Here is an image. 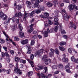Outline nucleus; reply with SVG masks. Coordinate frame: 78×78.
<instances>
[{
	"instance_id": "41",
	"label": "nucleus",
	"mask_w": 78,
	"mask_h": 78,
	"mask_svg": "<svg viewBox=\"0 0 78 78\" xmlns=\"http://www.w3.org/2000/svg\"><path fill=\"white\" fill-rule=\"evenodd\" d=\"M53 3L55 4V5H57L58 4V1H54L53 2Z\"/></svg>"
},
{
	"instance_id": "28",
	"label": "nucleus",
	"mask_w": 78,
	"mask_h": 78,
	"mask_svg": "<svg viewBox=\"0 0 78 78\" xmlns=\"http://www.w3.org/2000/svg\"><path fill=\"white\" fill-rule=\"evenodd\" d=\"M34 55L33 54H31L30 55V58L31 60H33V59H34Z\"/></svg>"
},
{
	"instance_id": "56",
	"label": "nucleus",
	"mask_w": 78,
	"mask_h": 78,
	"mask_svg": "<svg viewBox=\"0 0 78 78\" xmlns=\"http://www.w3.org/2000/svg\"><path fill=\"white\" fill-rule=\"evenodd\" d=\"M18 73H19V75H22V71H20V70L18 71Z\"/></svg>"
},
{
	"instance_id": "64",
	"label": "nucleus",
	"mask_w": 78,
	"mask_h": 78,
	"mask_svg": "<svg viewBox=\"0 0 78 78\" xmlns=\"http://www.w3.org/2000/svg\"><path fill=\"white\" fill-rule=\"evenodd\" d=\"M64 2H65V3H69V1L67 0H65L64 1Z\"/></svg>"
},
{
	"instance_id": "31",
	"label": "nucleus",
	"mask_w": 78,
	"mask_h": 78,
	"mask_svg": "<svg viewBox=\"0 0 78 78\" xmlns=\"http://www.w3.org/2000/svg\"><path fill=\"white\" fill-rule=\"evenodd\" d=\"M3 33L4 34L5 36V37H7V38H9V36H8V35H7L6 34V32H5V31H3Z\"/></svg>"
},
{
	"instance_id": "25",
	"label": "nucleus",
	"mask_w": 78,
	"mask_h": 78,
	"mask_svg": "<svg viewBox=\"0 0 78 78\" xmlns=\"http://www.w3.org/2000/svg\"><path fill=\"white\" fill-rule=\"evenodd\" d=\"M26 62L27 61H26V60H25L23 59L21 60L20 61V62H21V63H23V64H25Z\"/></svg>"
},
{
	"instance_id": "15",
	"label": "nucleus",
	"mask_w": 78,
	"mask_h": 78,
	"mask_svg": "<svg viewBox=\"0 0 78 78\" xmlns=\"http://www.w3.org/2000/svg\"><path fill=\"white\" fill-rule=\"evenodd\" d=\"M48 33H49V32H48V31H44V32L43 33L44 34V36L45 37H48Z\"/></svg>"
},
{
	"instance_id": "8",
	"label": "nucleus",
	"mask_w": 78,
	"mask_h": 78,
	"mask_svg": "<svg viewBox=\"0 0 78 78\" xmlns=\"http://www.w3.org/2000/svg\"><path fill=\"white\" fill-rule=\"evenodd\" d=\"M70 25H72L69 27V28H73V29H74V30H76V26L75 24H73V22L70 23Z\"/></svg>"
},
{
	"instance_id": "23",
	"label": "nucleus",
	"mask_w": 78,
	"mask_h": 78,
	"mask_svg": "<svg viewBox=\"0 0 78 78\" xmlns=\"http://www.w3.org/2000/svg\"><path fill=\"white\" fill-rule=\"evenodd\" d=\"M34 12L35 13L37 14H39V13H40L41 12V10H40L37 9L35 10H34Z\"/></svg>"
},
{
	"instance_id": "1",
	"label": "nucleus",
	"mask_w": 78,
	"mask_h": 78,
	"mask_svg": "<svg viewBox=\"0 0 78 78\" xmlns=\"http://www.w3.org/2000/svg\"><path fill=\"white\" fill-rule=\"evenodd\" d=\"M18 28L20 30L19 32V36L20 37L22 38V37H24V33H22V32H21L22 31V30H23V27L21 24H19V25Z\"/></svg>"
},
{
	"instance_id": "50",
	"label": "nucleus",
	"mask_w": 78,
	"mask_h": 78,
	"mask_svg": "<svg viewBox=\"0 0 78 78\" xmlns=\"http://www.w3.org/2000/svg\"><path fill=\"white\" fill-rule=\"evenodd\" d=\"M59 73V71H55L54 73V75H56V74H58Z\"/></svg>"
},
{
	"instance_id": "2",
	"label": "nucleus",
	"mask_w": 78,
	"mask_h": 78,
	"mask_svg": "<svg viewBox=\"0 0 78 78\" xmlns=\"http://www.w3.org/2000/svg\"><path fill=\"white\" fill-rule=\"evenodd\" d=\"M58 26H57L55 27L54 29H51L50 30L48 28L47 29V31H48V32H50V33H52L54 31L55 32H56V31H58Z\"/></svg>"
},
{
	"instance_id": "12",
	"label": "nucleus",
	"mask_w": 78,
	"mask_h": 78,
	"mask_svg": "<svg viewBox=\"0 0 78 78\" xmlns=\"http://www.w3.org/2000/svg\"><path fill=\"white\" fill-rule=\"evenodd\" d=\"M2 20H6L8 18V16H7L5 14H4V15L2 17Z\"/></svg>"
},
{
	"instance_id": "48",
	"label": "nucleus",
	"mask_w": 78,
	"mask_h": 78,
	"mask_svg": "<svg viewBox=\"0 0 78 78\" xmlns=\"http://www.w3.org/2000/svg\"><path fill=\"white\" fill-rule=\"evenodd\" d=\"M34 6L35 7H38V8H39V5H38V4H35L34 5Z\"/></svg>"
},
{
	"instance_id": "29",
	"label": "nucleus",
	"mask_w": 78,
	"mask_h": 78,
	"mask_svg": "<svg viewBox=\"0 0 78 78\" xmlns=\"http://www.w3.org/2000/svg\"><path fill=\"white\" fill-rule=\"evenodd\" d=\"M18 16L19 18H21L22 16V13L20 12H19L18 13Z\"/></svg>"
},
{
	"instance_id": "46",
	"label": "nucleus",
	"mask_w": 78,
	"mask_h": 78,
	"mask_svg": "<svg viewBox=\"0 0 78 78\" xmlns=\"http://www.w3.org/2000/svg\"><path fill=\"white\" fill-rule=\"evenodd\" d=\"M54 52H50L49 54V55L50 56H53V55L54 54Z\"/></svg>"
},
{
	"instance_id": "17",
	"label": "nucleus",
	"mask_w": 78,
	"mask_h": 78,
	"mask_svg": "<svg viewBox=\"0 0 78 78\" xmlns=\"http://www.w3.org/2000/svg\"><path fill=\"white\" fill-rule=\"evenodd\" d=\"M47 5L48 7H51L53 5L50 2H48L47 4Z\"/></svg>"
},
{
	"instance_id": "10",
	"label": "nucleus",
	"mask_w": 78,
	"mask_h": 78,
	"mask_svg": "<svg viewBox=\"0 0 78 78\" xmlns=\"http://www.w3.org/2000/svg\"><path fill=\"white\" fill-rule=\"evenodd\" d=\"M63 56H64L65 57L62 58V61L63 62H68V61H69V59H68V58H66V55H63Z\"/></svg>"
},
{
	"instance_id": "33",
	"label": "nucleus",
	"mask_w": 78,
	"mask_h": 78,
	"mask_svg": "<svg viewBox=\"0 0 78 78\" xmlns=\"http://www.w3.org/2000/svg\"><path fill=\"white\" fill-rule=\"evenodd\" d=\"M0 43H1V44L5 43V40L3 39H0Z\"/></svg>"
},
{
	"instance_id": "45",
	"label": "nucleus",
	"mask_w": 78,
	"mask_h": 78,
	"mask_svg": "<svg viewBox=\"0 0 78 78\" xmlns=\"http://www.w3.org/2000/svg\"><path fill=\"white\" fill-rule=\"evenodd\" d=\"M61 33L62 34H65L66 33V31H65V30H62L61 32Z\"/></svg>"
},
{
	"instance_id": "60",
	"label": "nucleus",
	"mask_w": 78,
	"mask_h": 78,
	"mask_svg": "<svg viewBox=\"0 0 78 78\" xmlns=\"http://www.w3.org/2000/svg\"><path fill=\"white\" fill-rule=\"evenodd\" d=\"M12 19L13 21V22H15V21H16V18H14V17L12 18Z\"/></svg>"
},
{
	"instance_id": "20",
	"label": "nucleus",
	"mask_w": 78,
	"mask_h": 78,
	"mask_svg": "<svg viewBox=\"0 0 78 78\" xmlns=\"http://www.w3.org/2000/svg\"><path fill=\"white\" fill-rule=\"evenodd\" d=\"M20 59V58L17 57H16L15 58V61H16V62H18V61H19Z\"/></svg>"
},
{
	"instance_id": "53",
	"label": "nucleus",
	"mask_w": 78,
	"mask_h": 78,
	"mask_svg": "<svg viewBox=\"0 0 78 78\" xmlns=\"http://www.w3.org/2000/svg\"><path fill=\"white\" fill-rule=\"evenodd\" d=\"M3 48L5 51H7L8 50V49L7 48V47H3Z\"/></svg>"
},
{
	"instance_id": "61",
	"label": "nucleus",
	"mask_w": 78,
	"mask_h": 78,
	"mask_svg": "<svg viewBox=\"0 0 78 78\" xmlns=\"http://www.w3.org/2000/svg\"><path fill=\"white\" fill-rule=\"evenodd\" d=\"M54 12L55 14H58V11L56 9L55 10Z\"/></svg>"
},
{
	"instance_id": "30",
	"label": "nucleus",
	"mask_w": 78,
	"mask_h": 78,
	"mask_svg": "<svg viewBox=\"0 0 78 78\" xmlns=\"http://www.w3.org/2000/svg\"><path fill=\"white\" fill-rule=\"evenodd\" d=\"M72 50L73 49L72 48H70L68 49V51L69 53H72Z\"/></svg>"
},
{
	"instance_id": "54",
	"label": "nucleus",
	"mask_w": 78,
	"mask_h": 78,
	"mask_svg": "<svg viewBox=\"0 0 78 78\" xmlns=\"http://www.w3.org/2000/svg\"><path fill=\"white\" fill-rule=\"evenodd\" d=\"M14 40L15 41H19V38L17 37H15L14 38Z\"/></svg>"
},
{
	"instance_id": "26",
	"label": "nucleus",
	"mask_w": 78,
	"mask_h": 78,
	"mask_svg": "<svg viewBox=\"0 0 78 78\" xmlns=\"http://www.w3.org/2000/svg\"><path fill=\"white\" fill-rule=\"evenodd\" d=\"M55 53L57 54V55H59V50H58V49L57 48H56L55 50Z\"/></svg>"
},
{
	"instance_id": "35",
	"label": "nucleus",
	"mask_w": 78,
	"mask_h": 78,
	"mask_svg": "<svg viewBox=\"0 0 78 78\" xmlns=\"http://www.w3.org/2000/svg\"><path fill=\"white\" fill-rule=\"evenodd\" d=\"M57 66L56 65H53L52 66V68L53 69H57Z\"/></svg>"
},
{
	"instance_id": "13",
	"label": "nucleus",
	"mask_w": 78,
	"mask_h": 78,
	"mask_svg": "<svg viewBox=\"0 0 78 78\" xmlns=\"http://www.w3.org/2000/svg\"><path fill=\"white\" fill-rule=\"evenodd\" d=\"M28 14L27 13H25V14L24 15V18L23 19L24 21H26V18L28 17Z\"/></svg>"
},
{
	"instance_id": "37",
	"label": "nucleus",
	"mask_w": 78,
	"mask_h": 78,
	"mask_svg": "<svg viewBox=\"0 0 78 78\" xmlns=\"http://www.w3.org/2000/svg\"><path fill=\"white\" fill-rule=\"evenodd\" d=\"M4 15V14L2 12H0V17H1V18H2V16H3V15Z\"/></svg>"
},
{
	"instance_id": "11",
	"label": "nucleus",
	"mask_w": 78,
	"mask_h": 78,
	"mask_svg": "<svg viewBox=\"0 0 78 78\" xmlns=\"http://www.w3.org/2000/svg\"><path fill=\"white\" fill-rule=\"evenodd\" d=\"M11 20V19L10 18H9L8 19H7L4 23V24H6V25H8V24L10 22V20Z\"/></svg>"
},
{
	"instance_id": "55",
	"label": "nucleus",
	"mask_w": 78,
	"mask_h": 78,
	"mask_svg": "<svg viewBox=\"0 0 78 78\" xmlns=\"http://www.w3.org/2000/svg\"><path fill=\"white\" fill-rule=\"evenodd\" d=\"M27 4L28 5H31V2L30 1H27Z\"/></svg>"
},
{
	"instance_id": "39",
	"label": "nucleus",
	"mask_w": 78,
	"mask_h": 78,
	"mask_svg": "<svg viewBox=\"0 0 78 78\" xmlns=\"http://www.w3.org/2000/svg\"><path fill=\"white\" fill-rule=\"evenodd\" d=\"M33 74V72H29L28 73V76H31V75Z\"/></svg>"
},
{
	"instance_id": "3",
	"label": "nucleus",
	"mask_w": 78,
	"mask_h": 78,
	"mask_svg": "<svg viewBox=\"0 0 78 78\" xmlns=\"http://www.w3.org/2000/svg\"><path fill=\"white\" fill-rule=\"evenodd\" d=\"M55 17L56 18L54 19V21L55 22H56V23H55L54 25H57L58 26L59 25V23L58 22L59 21V19L58 18V15H55Z\"/></svg>"
},
{
	"instance_id": "63",
	"label": "nucleus",
	"mask_w": 78,
	"mask_h": 78,
	"mask_svg": "<svg viewBox=\"0 0 78 78\" xmlns=\"http://www.w3.org/2000/svg\"><path fill=\"white\" fill-rule=\"evenodd\" d=\"M10 53L12 55H14V51L13 50H12L10 51Z\"/></svg>"
},
{
	"instance_id": "47",
	"label": "nucleus",
	"mask_w": 78,
	"mask_h": 78,
	"mask_svg": "<svg viewBox=\"0 0 78 78\" xmlns=\"http://www.w3.org/2000/svg\"><path fill=\"white\" fill-rule=\"evenodd\" d=\"M48 23L49 24H50V25H52V24H53V22L52 21H51L50 20L48 21Z\"/></svg>"
},
{
	"instance_id": "21",
	"label": "nucleus",
	"mask_w": 78,
	"mask_h": 78,
	"mask_svg": "<svg viewBox=\"0 0 78 78\" xmlns=\"http://www.w3.org/2000/svg\"><path fill=\"white\" fill-rule=\"evenodd\" d=\"M19 70L20 69H19L18 68H15L14 69V71L16 72V73H18Z\"/></svg>"
},
{
	"instance_id": "16",
	"label": "nucleus",
	"mask_w": 78,
	"mask_h": 78,
	"mask_svg": "<svg viewBox=\"0 0 78 78\" xmlns=\"http://www.w3.org/2000/svg\"><path fill=\"white\" fill-rule=\"evenodd\" d=\"M59 50H60L62 51H64L65 50V48L62 46H59L58 47Z\"/></svg>"
},
{
	"instance_id": "32",
	"label": "nucleus",
	"mask_w": 78,
	"mask_h": 78,
	"mask_svg": "<svg viewBox=\"0 0 78 78\" xmlns=\"http://www.w3.org/2000/svg\"><path fill=\"white\" fill-rule=\"evenodd\" d=\"M58 67L60 69H62L63 68V65L62 64H59L58 65Z\"/></svg>"
},
{
	"instance_id": "19",
	"label": "nucleus",
	"mask_w": 78,
	"mask_h": 78,
	"mask_svg": "<svg viewBox=\"0 0 78 78\" xmlns=\"http://www.w3.org/2000/svg\"><path fill=\"white\" fill-rule=\"evenodd\" d=\"M29 28H30V29L29 30H28V33H31V32L33 31L34 29L33 27Z\"/></svg>"
},
{
	"instance_id": "40",
	"label": "nucleus",
	"mask_w": 78,
	"mask_h": 78,
	"mask_svg": "<svg viewBox=\"0 0 78 78\" xmlns=\"http://www.w3.org/2000/svg\"><path fill=\"white\" fill-rule=\"evenodd\" d=\"M65 44H66V43L62 41L60 43V45H65Z\"/></svg>"
},
{
	"instance_id": "52",
	"label": "nucleus",
	"mask_w": 78,
	"mask_h": 78,
	"mask_svg": "<svg viewBox=\"0 0 78 78\" xmlns=\"http://www.w3.org/2000/svg\"><path fill=\"white\" fill-rule=\"evenodd\" d=\"M65 69H66V70H68V69H70V67L69 66H65Z\"/></svg>"
},
{
	"instance_id": "24",
	"label": "nucleus",
	"mask_w": 78,
	"mask_h": 78,
	"mask_svg": "<svg viewBox=\"0 0 78 78\" xmlns=\"http://www.w3.org/2000/svg\"><path fill=\"white\" fill-rule=\"evenodd\" d=\"M71 59L72 61H73V62H75L76 59H75V58L74 56L72 57Z\"/></svg>"
},
{
	"instance_id": "44",
	"label": "nucleus",
	"mask_w": 78,
	"mask_h": 78,
	"mask_svg": "<svg viewBox=\"0 0 78 78\" xmlns=\"http://www.w3.org/2000/svg\"><path fill=\"white\" fill-rule=\"evenodd\" d=\"M39 69L40 70H42V69H44V66H39Z\"/></svg>"
},
{
	"instance_id": "36",
	"label": "nucleus",
	"mask_w": 78,
	"mask_h": 78,
	"mask_svg": "<svg viewBox=\"0 0 78 78\" xmlns=\"http://www.w3.org/2000/svg\"><path fill=\"white\" fill-rule=\"evenodd\" d=\"M52 63H53L54 64H55V63H56V60L55 58H54L53 59L52 61Z\"/></svg>"
},
{
	"instance_id": "18",
	"label": "nucleus",
	"mask_w": 78,
	"mask_h": 78,
	"mask_svg": "<svg viewBox=\"0 0 78 78\" xmlns=\"http://www.w3.org/2000/svg\"><path fill=\"white\" fill-rule=\"evenodd\" d=\"M48 69H47V67H45L44 68V70L43 71V73H45L46 72H47Z\"/></svg>"
},
{
	"instance_id": "22",
	"label": "nucleus",
	"mask_w": 78,
	"mask_h": 78,
	"mask_svg": "<svg viewBox=\"0 0 78 78\" xmlns=\"http://www.w3.org/2000/svg\"><path fill=\"white\" fill-rule=\"evenodd\" d=\"M42 2H43V0H36V3L38 4V3Z\"/></svg>"
},
{
	"instance_id": "38",
	"label": "nucleus",
	"mask_w": 78,
	"mask_h": 78,
	"mask_svg": "<svg viewBox=\"0 0 78 78\" xmlns=\"http://www.w3.org/2000/svg\"><path fill=\"white\" fill-rule=\"evenodd\" d=\"M44 76H44V74L42 73H41L40 74V77H39V78H41V77H42V78H43V77H44Z\"/></svg>"
},
{
	"instance_id": "7",
	"label": "nucleus",
	"mask_w": 78,
	"mask_h": 78,
	"mask_svg": "<svg viewBox=\"0 0 78 78\" xmlns=\"http://www.w3.org/2000/svg\"><path fill=\"white\" fill-rule=\"evenodd\" d=\"M44 16H45L42 15H40V17L43 19H46V18H47V17H48V16H49V14L47 12H46L44 13Z\"/></svg>"
},
{
	"instance_id": "27",
	"label": "nucleus",
	"mask_w": 78,
	"mask_h": 78,
	"mask_svg": "<svg viewBox=\"0 0 78 78\" xmlns=\"http://www.w3.org/2000/svg\"><path fill=\"white\" fill-rule=\"evenodd\" d=\"M69 17V16H67V13H66L64 14V20L66 19V18H67Z\"/></svg>"
},
{
	"instance_id": "57",
	"label": "nucleus",
	"mask_w": 78,
	"mask_h": 78,
	"mask_svg": "<svg viewBox=\"0 0 78 78\" xmlns=\"http://www.w3.org/2000/svg\"><path fill=\"white\" fill-rule=\"evenodd\" d=\"M63 37H64L65 39H67V38L68 37L67 36V35H64L63 36Z\"/></svg>"
},
{
	"instance_id": "43",
	"label": "nucleus",
	"mask_w": 78,
	"mask_h": 78,
	"mask_svg": "<svg viewBox=\"0 0 78 78\" xmlns=\"http://www.w3.org/2000/svg\"><path fill=\"white\" fill-rule=\"evenodd\" d=\"M18 9H20L22 8V5H19L18 6Z\"/></svg>"
},
{
	"instance_id": "59",
	"label": "nucleus",
	"mask_w": 78,
	"mask_h": 78,
	"mask_svg": "<svg viewBox=\"0 0 78 78\" xmlns=\"http://www.w3.org/2000/svg\"><path fill=\"white\" fill-rule=\"evenodd\" d=\"M10 72H11V70L10 69H9V70H7V73L8 74L10 73Z\"/></svg>"
},
{
	"instance_id": "49",
	"label": "nucleus",
	"mask_w": 78,
	"mask_h": 78,
	"mask_svg": "<svg viewBox=\"0 0 78 78\" xmlns=\"http://www.w3.org/2000/svg\"><path fill=\"white\" fill-rule=\"evenodd\" d=\"M34 11H32L31 13H30V16H32V17H33V14H34Z\"/></svg>"
},
{
	"instance_id": "62",
	"label": "nucleus",
	"mask_w": 78,
	"mask_h": 78,
	"mask_svg": "<svg viewBox=\"0 0 78 78\" xmlns=\"http://www.w3.org/2000/svg\"><path fill=\"white\" fill-rule=\"evenodd\" d=\"M37 38V36L36 35H34L32 37L33 39H35L36 38Z\"/></svg>"
},
{
	"instance_id": "58",
	"label": "nucleus",
	"mask_w": 78,
	"mask_h": 78,
	"mask_svg": "<svg viewBox=\"0 0 78 78\" xmlns=\"http://www.w3.org/2000/svg\"><path fill=\"white\" fill-rule=\"evenodd\" d=\"M66 72H68V73H70L71 72L70 70V69H66Z\"/></svg>"
},
{
	"instance_id": "34",
	"label": "nucleus",
	"mask_w": 78,
	"mask_h": 78,
	"mask_svg": "<svg viewBox=\"0 0 78 78\" xmlns=\"http://www.w3.org/2000/svg\"><path fill=\"white\" fill-rule=\"evenodd\" d=\"M34 43H35L34 41L32 40L31 42L30 45H34Z\"/></svg>"
},
{
	"instance_id": "14",
	"label": "nucleus",
	"mask_w": 78,
	"mask_h": 78,
	"mask_svg": "<svg viewBox=\"0 0 78 78\" xmlns=\"http://www.w3.org/2000/svg\"><path fill=\"white\" fill-rule=\"evenodd\" d=\"M27 61L29 62L30 63L31 66L32 67H34V65H33V64H34V63L33 62V61L29 59H28Z\"/></svg>"
},
{
	"instance_id": "5",
	"label": "nucleus",
	"mask_w": 78,
	"mask_h": 78,
	"mask_svg": "<svg viewBox=\"0 0 78 78\" xmlns=\"http://www.w3.org/2000/svg\"><path fill=\"white\" fill-rule=\"evenodd\" d=\"M30 44H27V45H26V48H27L28 50L27 51V53L28 54H31V52H32V50H31V48L30 47Z\"/></svg>"
},
{
	"instance_id": "9",
	"label": "nucleus",
	"mask_w": 78,
	"mask_h": 78,
	"mask_svg": "<svg viewBox=\"0 0 78 78\" xmlns=\"http://www.w3.org/2000/svg\"><path fill=\"white\" fill-rule=\"evenodd\" d=\"M21 44L22 45H25L28 43V40L27 39L24 40H22L20 41Z\"/></svg>"
},
{
	"instance_id": "4",
	"label": "nucleus",
	"mask_w": 78,
	"mask_h": 78,
	"mask_svg": "<svg viewBox=\"0 0 78 78\" xmlns=\"http://www.w3.org/2000/svg\"><path fill=\"white\" fill-rule=\"evenodd\" d=\"M69 9L70 11H72L73 8H75L76 9H78V7H76V6L73 5L71 4L69 6Z\"/></svg>"
},
{
	"instance_id": "42",
	"label": "nucleus",
	"mask_w": 78,
	"mask_h": 78,
	"mask_svg": "<svg viewBox=\"0 0 78 78\" xmlns=\"http://www.w3.org/2000/svg\"><path fill=\"white\" fill-rule=\"evenodd\" d=\"M5 56H7V57H9V55L8 52H5Z\"/></svg>"
},
{
	"instance_id": "6",
	"label": "nucleus",
	"mask_w": 78,
	"mask_h": 78,
	"mask_svg": "<svg viewBox=\"0 0 78 78\" xmlns=\"http://www.w3.org/2000/svg\"><path fill=\"white\" fill-rule=\"evenodd\" d=\"M43 51H44V49H41L38 51L36 53V55H38V56H41L42 54H43Z\"/></svg>"
},
{
	"instance_id": "51",
	"label": "nucleus",
	"mask_w": 78,
	"mask_h": 78,
	"mask_svg": "<svg viewBox=\"0 0 78 78\" xmlns=\"http://www.w3.org/2000/svg\"><path fill=\"white\" fill-rule=\"evenodd\" d=\"M45 64H49V63H48V62L47 59L45 60Z\"/></svg>"
}]
</instances>
